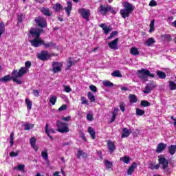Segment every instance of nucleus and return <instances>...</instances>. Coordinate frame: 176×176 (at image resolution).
Here are the masks:
<instances>
[{
  "mask_svg": "<svg viewBox=\"0 0 176 176\" xmlns=\"http://www.w3.org/2000/svg\"><path fill=\"white\" fill-rule=\"evenodd\" d=\"M43 32V29H39L36 28H32L30 30L29 38L32 40L30 41L32 46L34 47H39L42 46L43 40L41 38V34Z\"/></svg>",
  "mask_w": 176,
  "mask_h": 176,
  "instance_id": "obj_1",
  "label": "nucleus"
},
{
  "mask_svg": "<svg viewBox=\"0 0 176 176\" xmlns=\"http://www.w3.org/2000/svg\"><path fill=\"white\" fill-rule=\"evenodd\" d=\"M124 9L120 10V14L123 19H126L130 16V13L134 10V6L133 4L129 2L123 3Z\"/></svg>",
  "mask_w": 176,
  "mask_h": 176,
  "instance_id": "obj_2",
  "label": "nucleus"
},
{
  "mask_svg": "<svg viewBox=\"0 0 176 176\" xmlns=\"http://www.w3.org/2000/svg\"><path fill=\"white\" fill-rule=\"evenodd\" d=\"M138 72L139 74V78L142 79V80H144V82H146V80H148V76H150V78H155V75L151 74V72L146 69H142L138 71Z\"/></svg>",
  "mask_w": 176,
  "mask_h": 176,
  "instance_id": "obj_3",
  "label": "nucleus"
},
{
  "mask_svg": "<svg viewBox=\"0 0 176 176\" xmlns=\"http://www.w3.org/2000/svg\"><path fill=\"white\" fill-rule=\"evenodd\" d=\"M158 160L160 164H162L164 171H165L166 174H170V173H171V170H170V168H167V167H168V161L167 160V159H166L164 155H160L158 156Z\"/></svg>",
  "mask_w": 176,
  "mask_h": 176,
  "instance_id": "obj_4",
  "label": "nucleus"
},
{
  "mask_svg": "<svg viewBox=\"0 0 176 176\" xmlns=\"http://www.w3.org/2000/svg\"><path fill=\"white\" fill-rule=\"evenodd\" d=\"M53 56L57 55L54 53L50 54L47 51H42L37 54L38 58L41 60V61H47V60H49V58H50V57H53Z\"/></svg>",
  "mask_w": 176,
  "mask_h": 176,
  "instance_id": "obj_5",
  "label": "nucleus"
},
{
  "mask_svg": "<svg viewBox=\"0 0 176 176\" xmlns=\"http://www.w3.org/2000/svg\"><path fill=\"white\" fill-rule=\"evenodd\" d=\"M31 65H32L31 61H26L25 63V67H21V69L19 70L18 75L19 76H24V75L28 72L30 68H31Z\"/></svg>",
  "mask_w": 176,
  "mask_h": 176,
  "instance_id": "obj_6",
  "label": "nucleus"
},
{
  "mask_svg": "<svg viewBox=\"0 0 176 176\" xmlns=\"http://www.w3.org/2000/svg\"><path fill=\"white\" fill-rule=\"evenodd\" d=\"M56 125L59 133H68L69 131V128H68V123L58 121Z\"/></svg>",
  "mask_w": 176,
  "mask_h": 176,
  "instance_id": "obj_7",
  "label": "nucleus"
},
{
  "mask_svg": "<svg viewBox=\"0 0 176 176\" xmlns=\"http://www.w3.org/2000/svg\"><path fill=\"white\" fill-rule=\"evenodd\" d=\"M78 13H80V16H82V19L89 21V18L90 17L91 12L89 10H86L85 8H80L78 10Z\"/></svg>",
  "mask_w": 176,
  "mask_h": 176,
  "instance_id": "obj_8",
  "label": "nucleus"
},
{
  "mask_svg": "<svg viewBox=\"0 0 176 176\" xmlns=\"http://www.w3.org/2000/svg\"><path fill=\"white\" fill-rule=\"evenodd\" d=\"M35 21L38 27L45 28L47 25V23H46V19L43 17L38 16L35 19Z\"/></svg>",
  "mask_w": 176,
  "mask_h": 176,
  "instance_id": "obj_9",
  "label": "nucleus"
},
{
  "mask_svg": "<svg viewBox=\"0 0 176 176\" xmlns=\"http://www.w3.org/2000/svg\"><path fill=\"white\" fill-rule=\"evenodd\" d=\"M109 10H111V7L109 6L101 5L99 9V12L100 14H102V16H105V14H107Z\"/></svg>",
  "mask_w": 176,
  "mask_h": 176,
  "instance_id": "obj_10",
  "label": "nucleus"
},
{
  "mask_svg": "<svg viewBox=\"0 0 176 176\" xmlns=\"http://www.w3.org/2000/svg\"><path fill=\"white\" fill-rule=\"evenodd\" d=\"M62 67H63V63H58V62L54 63L52 65L54 74H57V72H60Z\"/></svg>",
  "mask_w": 176,
  "mask_h": 176,
  "instance_id": "obj_11",
  "label": "nucleus"
},
{
  "mask_svg": "<svg viewBox=\"0 0 176 176\" xmlns=\"http://www.w3.org/2000/svg\"><path fill=\"white\" fill-rule=\"evenodd\" d=\"M12 75L14 82H16L18 85H21V80H19V78H21L23 76H19V72H17V70H14L12 72Z\"/></svg>",
  "mask_w": 176,
  "mask_h": 176,
  "instance_id": "obj_12",
  "label": "nucleus"
},
{
  "mask_svg": "<svg viewBox=\"0 0 176 176\" xmlns=\"http://www.w3.org/2000/svg\"><path fill=\"white\" fill-rule=\"evenodd\" d=\"M118 42H119V38H116L111 42L109 43V47L113 50H117L118 49Z\"/></svg>",
  "mask_w": 176,
  "mask_h": 176,
  "instance_id": "obj_13",
  "label": "nucleus"
},
{
  "mask_svg": "<svg viewBox=\"0 0 176 176\" xmlns=\"http://www.w3.org/2000/svg\"><path fill=\"white\" fill-rule=\"evenodd\" d=\"M50 133H52V134H54L56 131H54V129L52 128H49V124H46L45 134H47V135L50 138V140H53V137L50 135Z\"/></svg>",
  "mask_w": 176,
  "mask_h": 176,
  "instance_id": "obj_14",
  "label": "nucleus"
},
{
  "mask_svg": "<svg viewBox=\"0 0 176 176\" xmlns=\"http://www.w3.org/2000/svg\"><path fill=\"white\" fill-rule=\"evenodd\" d=\"M167 148V144L160 143L157 146L156 152L157 153H162L164 149Z\"/></svg>",
  "mask_w": 176,
  "mask_h": 176,
  "instance_id": "obj_15",
  "label": "nucleus"
},
{
  "mask_svg": "<svg viewBox=\"0 0 176 176\" xmlns=\"http://www.w3.org/2000/svg\"><path fill=\"white\" fill-rule=\"evenodd\" d=\"M100 27H101V28H102L103 31L104 32L105 35L109 34L111 32V31H112V27L107 26L104 23L100 24Z\"/></svg>",
  "mask_w": 176,
  "mask_h": 176,
  "instance_id": "obj_16",
  "label": "nucleus"
},
{
  "mask_svg": "<svg viewBox=\"0 0 176 176\" xmlns=\"http://www.w3.org/2000/svg\"><path fill=\"white\" fill-rule=\"evenodd\" d=\"M168 152L169 154H170V156H174L176 153V145L175 144H171L168 146Z\"/></svg>",
  "mask_w": 176,
  "mask_h": 176,
  "instance_id": "obj_17",
  "label": "nucleus"
},
{
  "mask_svg": "<svg viewBox=\"0 0 176 176\" xmlns=\"http://www.w3.org/2000/svg\"><path fill=\"white\" fill-rule=\"evenodd\" d=\"M30 144L32 148H33L36 152H38V147L36 146V139L35 138H32L30 139Z\"/></svg>",
  "mask_w": 176,
  "mask_h": 176,
  "instance_id": "obj_18",
  "label": "nucleus"
},
{
  "mask_svg": "<svg viewBox=\"0 0 176 176\" xmlns=\"http://www.w3.org/2000/svg\"><path fill=\"white\" fill-rule=\"evenodd\" d=\"M131 133V130L127 128H124L122 133V138H126Z\"/></svg>",
  "mask_w": 176,
  "mask_h": 176,
  "instance_id": "obj_19",
  "label": "nucleus"
},
{
  "mask_svg": "<svg viewBox=\"0 0 176 176\" xmlns=\"http://www.w3.org/2000/svg\"><path fill=\"white\" fill-rule=\"evenodd\" d=\"M107 146L109 148V151L110 153H112L116 149L115 143L112 141H109L107 142Z\"/></svg>",
  "mask_w": 176,
  "mask_h": 176,
  "instance_id": "obj_20",
  "label": "nucleus"
},
{
  "mask_svg": "<svg viewBox=\"0 0 176 176\" xmlns=\"http://www.w3.org/2000/svg\"><path fill=\"white\" fill-rule=\"evenodd\" d=\"M65 10L68 16L71 15V10H72V3L70 1H67V6L65 8Z\"/></svg>",
  "mask_w": 176,
  "mask_h": 176,
  "instance_id": "obj_21",
  "label": "nucleus"
},
{
  "mask_svg": "<svg viewBox=\"0 0 176 176\" xmlns=\"http://www.w3.org/2000/svg\"><path fill=\"white\" fill-rule=\"evenodd\" d=\"M43 46H45V49H54L56 47V44L53 43H45L43 41Z\"/></svg>",
  "mask_w": 176,
  "mask_h": 176,
  "instance_id": "obj_22",
  "label": "nucleus"
},
{
  "mask_svg": "<svg viewBox=\"0 0 176 176\" xmlns=\"http://www.w3.org/2000/svg\"><path fill=\"white\" fill-rule=\"evenodd\" d=\"M41 12H43V14L45 16H52V12H50V10H49V8H42L40 9Z\"/></svg>",
  "mask_w": 176,
  "mask_h": 176,
  "instance_id": "obj_23",
  "label": "nucleus"
},
{
  "mask_svg": "<svg viewBox=\"0 0 176 176\" xmlns=\"http://www.w3.org/2000/svg\"><path fill=\"white\" fill-rule=\"evenodd\" d=\"M88 133L91 135L92 140H96V131H94V129H93V127H88Z\"/></svg>",
  "mask_w": 176,
  "mask_h": 176,
  "instance_id": "obj_24",
  "label": "nucleus"
},
{
  "mask_svg": "<svg viewBox=\"0 0 176 176\" xmlns=\"http://www.w3.org/2000/svg\"><path fill=\"white\" fill-rule=\"evenodd\" d=\"M25 104H26L27 109L28 111H31V109L32 108V101H31V100H30L29 98H27L25 100Z\"/></svg>",
  "mask_w": 176,
  "mask_h": 176,
  "instance_id": "obj_25",
  "label": "nucleus"
},
{
  "mask_svg": "<svg viewBox=\"0 0 176 176\" xmlns=\"http://www.w3.org/2000/svg\"><path fill=\"white\" fill-rule=\"evenodd\" d=\"M137 168V164H133L127 170V174L128 175H131V174H133V173H134V170H135V168Z\"/></svg>",
  "mask_w": 176,
  "mask_h": 176,
  "instance_id": "obj_26",
  "label": "nucleus"
},
{
  "mask_svg": "<svg viewBox=\"0 0 176 176\" xmlns=\"http://www.w3.org/2000/svg\"><path fill=\"white\" fill-rule=\"evenodd\" d=\"M130 54H132V56H138L140 54V51L138 50V48L135 47H132L130 50Z\"/></svg>",
  "mask_w": 176,
  "mask_h": 176,
  "instance_id": "obj_27",
  "label": "nucleus"
},
{
  "mask_svg": "<svg viewBox=\"0 0 176 176\" xmlns=\"http://www.w3.org/2000/svg\"><path fill=\"white\" fill-rule=\"evenodd\" d=\"M156 41H155V39L153 38H148L145 42H144V45H146V46H151V45H153V43H155Z\"/></svg>",
  "mask_w": 176,
  "mask_h": 176,
  "instance_id": "obj_28",
  "label": "nucleus"
},
{
  "mask_svg": "<svg viewBox=\"0 0 176 176\" xmlns=\"http://www.w3.org/2000/svg\"><path fill=\"white\" fill-rule=\"evenodd\" d=\"M104 165L106 166V168H107V170H109V168H112V166H113V162H110L108 160H104Z\"/></svg>",
  "mask_w": 176,
  "mask_h": 176,
  "instance_id": "obj_29",
  "label": "nucleus"
},
{
  "mask_svg": "<svg viewBox=\"0 0 176 176\" xmlns=\"http://www.w3.org/2000/svg\"><path fill=\"white\" fill-rule=\"evenodd\" d=\"M52 8L55 12H60L63 10V6H61L60 3H56L53 6Z\"/></svg>",
  "mask_w": 176,
  "mask_h": 176,
  "instance_id": "obj_30",
  "label": "nucleus"
},
{
  "mask_svg": "<svg viewBox=\"0 0 176 176\" xmlns=\"http://www.w3.org/2000/svg\"><path fill=\"white\" fill-rule=\"evenodd\" d=\"M87 157V154L85 152H83V151L79 150L77 152V157L78 159H80V157Z\"/></svg>",
  "mask_w": 176,
  "mask_h": 176,
  "instance_id": "obj_31",
  "label": "nucleus"
},
{
  "mask_svg": "<svg viewBox=\"0 0 176 176\" xmlns=\"http://www.w3.org/2000/svg\"><path fill=\"white\" fill-rule=\"evenodd\" d=\"M74 64H76V60H74L72 58H69V60L67 62V68H71L72 65H74Z\"/></svg>",
  "mask_w": 176,
  "mask_h": 176,
  "instance_id": "obj_32",
  "label": "nucleus"
},
{
  "mask_svg": "<svg viewBox=\"0 0 176 176\" xmlns=\"http://www.w3.org/2000/svg\"><path fill=\"white\" fill-rule=\"evenodd\" d=\"M41 156L44 160H49V154L47 153V151H43L41 152Z\"/></svg>",
  "mask_w": 176,
  "mask_h": 176,
  "instance_id": "obj_33",
  "label": "nucleus"
},
{
  "mask_svg": "<svg viewBox=\"0 0 176 176\" xmlns=\"http://www.w3.org/2000/svg\"><path fill=\"white\" fill-rule=\"evenodd\" d=\"M5 33V23L0 22V38Z\"/></svg>",
  "mask_w": 176,
  "mask_h": 176,
  "instance_id": "obj_34",
  "label": "nucleus"
},
{
  "mask_svg": "<svg viewBox=\"0 0 176 176\" xmlns=\"http://www.w3.org/2000/svg\"><path fill=\"white\" fill-rule=\"evenodd\" d=\"M157 75L160 78V79H166V73L162 71H157Z\"/></svg>",
  "mask_w": 176,
  "mask_h": 176,
  "instance_id": "obj_35",
  "label": "nucleus"
},
{
  "mask_svg": "<svg viewBox=\"0 0 176 176\" xmlns=\"http://www.w3.org/2000/svg\"><path fill=\"white\" fill-rule=\"evenodd\" d=\"M129 101L130 102L134 103L137 102V101H138V99L137 98V96H135V95L131 94L129 95Z\"/></svg>",
  "mask_w": 176,
  "mask_h": 176,
  "instance_id": "obj_36",
  "label": "nucleus"
},
{
  "mask_svg": "<svg viewBox=\"0 0 176 176\" xmlns=\"http://www.w3.org/2000/svg\"><path fill=\"white\" fill-rule=\"evenodd\" d=\"M56 101H57V96H50V102L52 105H55Z\"/></svg>",
  "mask_w": 176,
  "mask_h": 176,
  "instance_id": "obj_37",
  "label": "nucleus"
},
{
  "mask_svg": "<svg viewBox=\"0 0 176 176\" xmlns=\"http://www.w3.org/2000/svg\"><path fill=\"white\" fill-rule=\"evenodd\" d=\"M12 79V77L10 75H6L3 76V78H0V82H9Z\"/></svg>",
  "mask_w": 176,
  "mask_h": 176,
  "instance_id": "obj_38",
  "label": "nucleus"
},
{
  "mask_svg": "<svg viewBox=\"0 0 176 176\" xmlns=\"http://www.w3.org/2000/svg\"><path fill=\"white\" fill-rule=\"evenodd\" d=\"M159 167H160L159 164H150L148 165V168H150V170H157Z\"/></svg>",
  "mask_w": 176,
  "mask_h": 176,
  "instance_id": "obj_39",
  "label": "nucleus"
},
{
  "mask_svg": "<svg viewBox=\"0 0 176 176\" xmlns=\"http://www.w3.org/2000/svg\"><path fill=\"white\" fill-rule=\"evenodd\" d=\"M102 85H104L105 86V87H112L113 86V83H112L109 80L103 81Z\"/></svg>",
  "mask_w": 176,
  "mask_h": 176,
  "instance_id": "obj_40",
  "label": "nucleus"
},
{
  "mask_svg": "<svg viewBox=\"0 0 176 176\" xmlns=\"http://www.w3.org/2000/svg\"><path fill=\"white\" fill-rule=\"evenodd\" d=\"M120 160H121V162H123L124 163H126V164H129L130 163V157L127 156L120 157Z\"/></svg>",
  "mask_w": 176,
  "mask_h": 176,
  "instance_id": "obj_41",
  "label": "nucleus"
},
{
  "mask_svg": "<svg viewBox=\"0 0 176 176\" xmlns=\"http://www.w3.org/2000/svg\"><path fill=\"white\" fill-rule=\"evenodd\" d=\"M87 96H88V98L91 101V102H94V101H96V97L94 96L93 93L89 92Z\"/></svg>",
  "mask_w": 176,
  "mask_h": 176,
  "instance_id": "obj_42",
  "label": "nucleus"
},
{
  "mask_svg": "<svg viewBox=\"0 0 176 176\" xmlns=\"http://www.w3.org/2000/svg\"><path fill=\"white\" fill-rule=\"evenodd\" d=\"M112 76H114L115 78H122V73H120V71H115L111 74Z\"/></svg>",
  "mask_w": 176,
  "mask_h": 176,
  "instance_id": "obj_43",
  "label": "nucleus"
},
{
  "mask_svg": "<svg viewBox=\"0 0 176 176\" xmlns=\"http://www.w3.org/2000/svg\"><path fill=\"white\" fill-rule=\"evenodd\" d=\"M34 124L26 123L24 124L25 130H31V129H34Z\"/></svg>",
  "mask_w": 176,
  "mask_h": 176,
  "instance_id": "obj_44",
  "label": "nucleus"
},
{
  "mask_svg": "<svg viewBox=\"0 0 176 176\" xmlns=\"http://www.w3.org/2000/svg\"><path fill=\"white\" fill-rule=\"evenodd\" d=\"M153 31H155V20L151 21V22L150 23V30H149V32H153Z\"/></svg>",
  "mask_w": 176,
  "mask_h": 176,
  "instance_id": "obj_45",
  "label": "nucleus"
},
{
  "mask_svg": "<svg viewBox=\"0 0 176 176\" xmlns=\"http://www.w3.org/2000/svg\"><path fill=\"white\" fill-rule=\"evenodd\" d=\"M170 90H176V84L174 81H169Z\"/></svg>",
  "mask_w": 176,
  "mask_h": 176,
  "instance_id": "obj_46",
  "label": "nucleus"
},
{
  "mask_svg": "<svg viewBox=\"0 0 176 176\" xmlns=\"http://www.w3.org/2000/svg\"><path fill=\"white\" fill-rule=\"evenodd\" d=\"M145 111L140 109L139 108L136 109V115L138 116H142V115H144Z\"/></svg>",
  "mask_w": 176,
  "mask_h": 176,
  "instance_id": "obj_47",
  "label": "nucleus"
},
{
  "mask_svg": "<svg viewBox=\"0 0 176 176\" xmlns=\"http://www.w3.org/2000/svg\"><path fill=\"white\" fill-rule=\"evenodd\" d=\"M63 91H65V93H71L72 91V89L68 85H63Z\"/></svg>",
  "mask_w": 176,
  "mask_h": 176,
  "instance_id": "obj_48",
  "label": "nucleus"
},
{
  "mask_svg": "<svg viewBox=\"0 0 176 176\" xmlns=\"http://www.w3.org/2000/svg\"><path fill=\"white\" fill-rule=\"evenodd\" d=\"M14 133L12 132L10 136V144L11 146H13V144H14Z\"/></svg>",
  "mask_w": 176,
  "mask_h": 176,
  "instance_id": "obj_49",
  "label": "nucleus"
},
{
  "mask_svg": "<svg viewBox=\"0 0 176 176\" xmlns=\"http://www.w3.org/2000/svg\"><path fill=\"white\" fill-rule=\"evenodd\" d=\"M140 104H141L142 107H150L151 106V102H149L146 100H142Z\"/></svg>",
  "mask_w": 176,
  "mask_h": 176,
  "instance_id": "obj_50",
  "label": "nucleus"
},
{
  "mask_svg": "<svg viewBox=\"0 0 176 176\" xmlns=\"http://www.w3.org/2000/svg\"><path fill=\"white\" fill-rule=\"evenodd\" d=\"M151 91H152V89L147 85L145 87V89L143 91V93H144L145 94H149V93H151Z\"/></svg>",
  "mask_w": 176,
  "mask_h": 176,
  "instance_id": "obj_51",
  "label": "nucleus"
},
{
  "mask_svg": "<svg viewBox=\"0 0 176 176\" xmlns=\"http://www.w3.org/2000/svg\"><path fill=\"white\" fill-rule=\"evenodd\" d=\"M118 35V32L114 31L111 33L110 36L107 38V39H112V38H114V36H116Z\"/></svg>",
  "mask_w": 176,
  "mask_h": 176,
  "instance_id": "obj_52",
  "label": "nucleus"
},
{
  "mask_svg": "<svg viewBox=\"0 0 176 176\" xmlns=\"http://www.w3.org/2000/svg\"><path fill=\"white\" fill-rule=\"evenodd\" d=\"M89 89L91 91H93L94 93H97V87L94 85H90Z\"/></svg>",
  "mask_w": 176,
  "mask_h": 176,
  "instance_id": "obj_53",
  "label": "nucleus"
},
{
  "mask_svg": "<svg viewBox=\"0 0 176 176\" xmlns=\"http://www.w3.org/2000/svg\"><path fill=\"white\" fill-rule=\"evenodd\" d=\"M149 6L153 7V6H157V2L155 0H151L149 3Z\"/></svg>",
  "mask_w": 176,
  "mask_h": 176,
  "instance_id": "obj_54",
  "label": "nucleus"
},
{
  "mask_svg": "<svg viewBox=\"0 0 176 176\" xmlns=\"http://www.w3.org/2000/svg\"><path fill=\"white\" fill-rule=\"evenodd\" d=\"M67 109V104H63L60 107H59L58 111L61 112L62 111H65Z\"/></svg>",
  "mask_w": 176,
  "mask_h": 176,
  "instance_id": "obj_55",
  "label": "nucleus"
},
{
  "mask_svg": "<svg viewBox=\"0 0 176 176\" xmlns=\"http://www.w3.org/2000/svg\"><path fill=\"white\" fill-rule=\"evenodd\" d=\"M112 118H111V123H112V122H115V119H116V116H117V113L115 112L112 113Z\"/></svg>",
  "mask_w": 176,
  "mask_h": 176,
  "instance_id": "obj_56",
  "label": "nucleus"
},
{
  "mask_svg": "<svg viewBox=\"0 0 176 176\" xmlns=\"http://www.w3.org/2000/svg\"><path fill=\"white\" fill-rule=\"evenodd\" d=\"M62 120H64V122H69L71 120V116L62 118Z\"/></svg>",
  "mask_w": 176,
  "mask_h": 176,
  "instance_id": "obj_57",
  "label": "nucleus"
},
{
  "mask_svg": "<svg viewBox=\"0 0 176 176\" xmlns=\"http://www.w3.org/2000/svg\"><path fill=\"white\" fill-rule=\"evenodd\" d=\"M10 156H11V157H15L16 156H19V153H15L14 151H12L10 153Z\"/></svg>",
  "mask_w": 176,
  "mask_h": 176,
  "instance_id": "obj_58",
  "label": "nucleus"
},
{
  "mask_svg": "<svg viewBox=\"0 0 176 176\" xmlns=\"http://www.w3.org/2000/svg\"><path fill=\"white\" fill-rule=\"evenodd\" d=\"M81 104H87V99H86L85 96L81 97Z\"/></svg>",
  "mask_w": 176,
  "mask_h": 176,
  "instance_id": "obj_59",
  "label": "nucleus"
},
{
  "mask_svg": "<svg viewBox=\"0 0 176 176\" xmlns=\"http://www.w3.org/2000/svg\"><path fill=\"white\" fill-rule=\"evenodd\" d=\"M87 120H89L90 122H91L93 120V115L87 114Z\"/></svg>",
  "mask_w": 176,
  "mask_h": 176,
  "instance_id": "obj_60",
  "label": "nucleus"
},
{
  "mask_svg": "<svg viewBox=\"0 0 176 176\" xmlns=\"http://www.w3.org/2000/svg\"><path fill=\"white\" fill-rule=\"evenodd\" d=\"M147 85L150 87V89L151 90H153V89H155V87H156V85L154 83H150Z\"/></svg>",
  "mask_w": 176,
  "mask_h": 176,
  "instance_id": "obj_61",
  "label": "nucleus"
},
{
  "mask_svg": "<svg viewBox=\"0 0 176 176\" xmlns=\"http://www.w3.org/2000/svg\"><path fill=\"white\" fill-rule=\"evenodd\" d=\"M33 94L35 96V97H39V91L33 90Z\"/></svg>",
  "mask_w": 176,
  "mask_h": 176,
  "instance_id": "obj_62",
  "label": "nucleus"
},
{
  "mask_svg": "<svg viewBox=\"0 0 176 176\" xmlns=\"http://www.w3.org/2000/svg\"><path fill=\"white\" fill-rule=\"evenodd\" d=\"M120 109H121V111L122 112H124V110H125V109H124V103H121L120 104Z\"/></svg>",
  "mask_w": 176,
  "mask_h": 176,
  "instance_id": "obj_63",
  "label": "nucleus"
},
{
  "mask_svg": "<svg viewBox=\"0 0 176 176\" xmlns=\"http://www.w3.org/2000/svg\"><path fill=\"white\" fill-rule=\"evenodd\" d=\"M18 170H20V171H22V170H24V165L18 166Z\"/></svg>",
  "mask_w": 176,
  "mask_h": 176,
  "instance_id": "obj_64",
  "label": "nucleus"
}]
</instances>
